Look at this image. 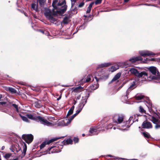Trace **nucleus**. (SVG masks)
Here are the masks:
<instances>
[{
    "instance_id": "obj_1",
    "label": "nucleus",
    "mask_w": 160,
    "mask_h": 160,
    "mask_svg": "<svg viewBox=\"0 0 160 160\" xmlns=\"http://www.w3.org/2000/svg\"><path fill=\"white\" fill-rule=\"evenodd\" d=\"M58 0H54L52 3V6L54 9L58 13H63L66 10L67 6L65 5V0H63L61 3H58Z\"/></svg>"
},
{
    "instance_id": "obj_2",
    "label": "nucleus",
    "mask_w": 160,
    "mask_h": 160,
    "mask_svg": "<svg viewBox=\"0 0 160 160\" xmlns=\"http://www.w3.org/2000/svg\"><path fill=\"white\" fill-rule=\"evenodd\" d=\"M62 14L58 12L56 10H52V11L49 9L47 8L46 9L44 14L50 22L55 24H56L58 23L57 18L55 16L57 14Z\"/></svg>"
},
{
    "instance_id": "obj_3",
    "label": "nucleus",
    "mask_w": 160,
    "mask_h": 160,
    "mask_svg": "<svg viewBox=\"0 0 160 160\" xmlns=\"http://www.w3.org/2000/svg\"><path fill=\"white\" fill-rule=\"evenodd\" d=\"M148 70L153 75L151 76L150 78L152 79L158 80L160 79V74L157 69L155 67L151 66L149 67Z\"/></svg>"
},
{
    "instance_id": "obj_4",
    "label": "nucleus",
    "mask_w": 160,
    "mask_h": 160,
    "mask_svg": "<svg viewBox=\"0 0 160 160\" xmlns=\"http://www.w3.org/2000/svg\"><path fill=\"white\" fill-rule=\"evenodd\" d=\"M124 118V117L122 115H116L114 116L113 118V122L117 124H122L121 127L124 128L126 127V123L123 120Z\"/></svg>"
},
{
    "instance_id": "obj_5",
    "label": "nucleus",
    "mask_w": 160,
    "mask_h": 160,
    "mask_svg": "<svg viewBox=\"0 0 160 160\" xmlns=\"http://www.w3.org/2000/svg\"><path fill=\"white\" fill-rule=\"evenodd\" d=\"M129 71L132 74L135 75L138 78H144V76H146L148 75L147 73L143 71L140 73L137 69L134 68L130 69Z\"/></svg>"
},
{
    "instance_id": "obj_6",
    "label": "nucleus",
    "mask_w": 160,
    "mask_h": 160,
    "mask_svg": "<svg viewBox=\"0 0 160 160\" xmlns=\"http://www.w3.org/2000/svg\"><path fill=\"white\" fill-rule=\"evenodd\" d=\"M149 119L152 121L153 123L156 124L155 128L158 129L160 128V121L159 119V117L157 115H155L153 116H151Z\"/></svg>"
},
{
    "instance_id": "obj_7",
    "label": "nucleus",
    "mask_w": 160,
    "mask_h": 160,
    "mask_svg": "<svg viewBox=\"0 0 160 160\" xmlns=\"http://www.w3.org/2000/svg\"><path fill=\"white\" fill-rule=\"evenodd\" d=\"M72 120L70 118L66 117L63 119L60 120L58 123V126H65L68 125Z\"/></svg>"
},
{
    "instance_id": "obj_8",
    "label": "nucleus",
    "mask_w": 160,
    "mask_h": 160,
    "mask_svg": "<svg viewBox=\"0 0 160 160\" xmlns=\"http://www.w3.org/2000/svg\"><path fill=\"white\" fill-rule=\"evenodd\" d=\"M37 122H39L41 124L44 125V126H52L53 125L52 123L48 122L47 120L45 119L44 118L40 116H38Z\"/></svg>"
},
{
    "instance_id": "obj_9",
    "label": "nucleus",
    "mask_w": 160,
    "mask_h": 160,
    "mask_svg": "<svg viewBox=\"0 0 160 160\" xmlns=\"http://www.w3.org/2000/svg\"><path fill=\"white\" fill-rule=\"evenodd\" d=\"M37 122H39L41 124L44 125V126H52L53 125L52 123L48 122L47 120L45 119L44 118L40 116H38Z\"/></svg>"
},
{
    "instance_id": "obj_10",
    "label": "nucleus",
    "mask_w": 160,
    "mask_h": 160,
    "mask_svg": "<svg viewBox=\"0 0 160 160\" xmlns=\"http://www.w3.org/2000/svg\"><path fill=\"white\" fill-rule=\"evenodd\" d=\"M142 58L140 56H138L136 57H133L130 58L128 60L124 62V64L125 65H129L128 62H130L132 63H134L136 62L142 60Z\"/></svg>"
},
{
    "instance_id": "obj_11",
    "label": "nucleus",
    "mask_w": 160,
    "mask_h": 160,
    "mask_svg": "<svg viewBox=\"0 0 160 160\" xmlns=\"http://www.w3.org/2000/svg\"><path fill=\"white\" fill-rule=\"evenodd\" d=\"M22 139L24 140L26 142L28 143H31L33 140V137L32 134L25 135L23 134L22 136Z\"/></svg>"
},
{
    "instance_id": "obj_12",
    "label": "nucleus",
    "mask_w": 160,
    "mask_h": 160,
    "mask_svg": "<svg viewBox=\"0 0 160 160\" xmlns=\"http://www.w3.org/2000/svg\"><path fill=\"white\" fill-rule=\"evenodd\" d=\"M62 137H59L57 138H54L51 139L49 140H47L44 142H42L40 146L41 148H43L46 145H48L50 144L51 143L55 141L58 139ZM63 138L64 137H62Z\"/></svg>"
},
{
    "instance_id": "obj_13",
    "label": "nucleus",
    "mask_w": 160,
    "mask_h": 160,
    "mask_svg": "<svg viewBox=\"0 0 160 160\" xmlns=\"http://www.w3.org/2000/svg\"><path fill=\"white\" fill-rule=\"evenodd\" d=\"M139 53L141 56L145 57L147 56H149L151 55H154L156 54L151 51L147 50L141 51L139 52Z\"/></svg>"
},
{
    "instance_id": "obj_14",
    "label": "nucleus",
    "mask_w": 160,
    "mask_h": 160,
    "mask_svg": "<svg viewBox=\"0 0 160 160\" xmlns=\"http://www.w3.org/2000/svg\"><path fill=\"white\" fill-rule=\"evenodd\" d=\"M142 127L143 128L149 129L152 128V126L150 122H148L147 120H146L142 123Z\"/></svg>"
},
{
    "instance_id": "obj_15",
    "label": "nucleus",
    "mask_w": 160,
    "mask_h": 160,
    "mask_svg": "<svg viewBox=\"0 0 160 160\" xmlns=\"http://www.w3.org/2000/svg\"><path fill=\"white\" fill-rule=\"evenodd\" d=\"M93 80V78L92 76L91 75H88L87 78H85L82 79L81 80V82H92Z\"/></svg>"
},
{
    "instance_id": "obj_16",
    "label": "nucleus",
    "mask_w": 160,
    "mask_h": 160,
    "mask_svg": "<svg viewBox=\"0 0 160 160\" xmlns=\"http://www.w3.org/2000/svg\"><path fill=\"white\" fill-rule=\"evenodd\" d=\"M90 135H94L98 134V128L97 127H92L89 130Z\"/></svg>"
},
{
    "instance_id": "obj_17",
    "label": "nucleus",
    "mask_w": 160,
    "mask_h": 160,
    "mask_svg": "<svg viewBox=\"0 0 160 160\" xmlns=\"http://www.w3.org/2000/svg\"><path fill=\"white\" fill-rule=\"evenodd\" d=\"M54 146H51L49 148H48V151H45L44 152H42L41 155H45L47 154L48 152L49 154L51 153H56L57 152L56 151V150H55V149H53V151H52V149L53 148H55Z\"/></svg>"
},
{
    "instance_id": "obj_18",
    "label": "nucleus",
    "mask_w": 160,
    "mask_h": 160,
    "mask_svg": "<svg viewBox=\"0 0 160 160\" xmlns=\"http://www.w3.org/2000/svg\"><path fill=\"white\" fill-rule=\"evenodd\" d=\"M135 83L134 82H133L132 83V84L130 86L128 89L127 90L126 93V96H125V99L127 98V99L128 98V97H127V96L128 94H129V93L133 89L135 88Z\"/></svg>"
},
{
    "instance_id": "obj_19",
    "label": "nucleus",
    "mask_w": 160,
    "mask_h": 160,
    "mask_svg": "<svg viewBox=\"0 0 160 160\" xmlns=\"http://www.w3.org/2000/svg\"><path fill=\"white\" fill-rule=\"evenodd\" d=\"M97 71L95 72V77L94 78L96 79L97 82H98L99 80V78H98L97 76H100L102 74V71L100 70L99 71L98 69H96Z\"/></svg>"
},
{
    "instance_id": "obj_20",
    "label": "nucleus",
    "mask_w": 160,
    "mask_h": 160,
    "mask_svg": "<svg viewBox=\"0 0 160 160\" xmlns=\"http://www.w3.org/2000/svg\"><path fill=\"white\" fill-rule=\"evenodd\" d=\"M87 97H82V99L81 100L80 103L79 104L78 106H79L80 107H81V108H83L87 102Z\"/></svg>"
},
{
    "instance_id": "obj_21",
    "label": "nucleus",
    "mask_w": 160,
    "mask_h": 160,
    "mask_svg": "<svg viewBox=\"0 0 160 160\" xmlns=\"http://www.w3.org/2000/svg\"><path fill=\"white\" fill-rule=\"evenodd\" d=\"M111 65V63L109 62L104 63L98 65L97 68V69H98L99 68H102L104 67H108Z\"/></svg>"
},
{
    "instance_id": "obj_22",
    "label": "nucleus",
    "mask_w": 160,
    "mask_h": 160,
    "mask_svg": "<svg viewBox=\"0 0 160 160\" xmlns=\"http://www.w3.org/2000/svg\"><path fill=\"white\" fill-rule=\"evenodd\" d=\"M31 8L32 10H34L36 12L38 11V4L37 2H34L31 4Z\"/></svg>"
},
{
    "instance_id": "obj_23",
    "label": "nucleus",
    "mask_w": 160,
    "mask_h": 160,
    "mask_svg": "<svg viewBox=\"0 0 160 160\" xmlns=\"http://www.w3.org/2000/svg\"><path fill=\"white\" fill-rule=\"evenodd\" d=\"M121 75V73H117L113 77L112 80L110 81L109 83H111L112 82L115 81L119 79Z\"/></svg>"
},
{
    "instance_id": "obj_24",
    "label": "nucleus",
    "mask_w": 160,
    "mask_h": 160,
    "mask_svg": "<svg viewBox=\"0 0 160 160\" xmlns=\"http://www.w3.org/2000/svg\"><path fill=\"white\" fill-rule=\"evenodd\" d=\"M27 116L28 118L31 120H35L36 121L37 120L38 116H35L32 114H27Z\"/></svg>"
},
{
    "instance_id": "obj_25",
    "label": "nucleus",
    "mask_w": 160,
    "mask_h": 160,
    "mask_svg": "<svg viewBox=\"0 0 160 160\" xmlns=\"http://www.w3.org/2000/svg\"><path fill=\"white\" fill-rule=\"evenodd\" d=\"M121 63H118V65H115L114 66H113L111 67V69L112 70V72H113L115 71L118 69L119 68L118 65H120Z\"/></svg>"
},
{
    "instance_id": "obj_26",
    "label": "nucleus",
    "mask_w": 160,
    "mask_h": 160,
    "mask_svg": "<svg viewBox=\"0 0 160 160\" xmlns=\"http://www.w3.org/2000/svg\"><path fill=\"white\" fill-rule=\"evenodd\" d=\"M40 101L38 100L35 101L34 102V105L36 108H39L41 107V105L40 103Z\"/></svg>"
},
{
    "instance_id": "obj_27",
    "label": "nucleus",
    "mask_w": 160,
    "mask_h": 160,
    "mask_svg": "<svg viewBox=\"0 0 160 160\" xmlns=\"http://www.w3.org/2000/svg\"><path fill=\"white\" fill-rule=\"evenodd\" d=\"M94 3V2H93L90 4L89 5L87 9V11H86V12L87 13H89L90 12L91 9V8H92V6Z\"/></svg>"
},
{
    "instance_id": "obj_28",
    "label": "nucleus",
    "mask_w": 160,
    "mask_h": 160,
    "mask_svg": "<svg viewBox=\"0 0 160 160\" xmlns=\"http://www.w3.org/2000/svg\"><path fill=\"white\" fill-rule=\"evenodd\" d=\"M74 105L73 106H72V107L69 110L68 113L67 114V115H66V117H68L70 115H71L74 109Z\"/></svg>"
},
{
    "instance_id": "obj_29",
    "label": "nucleus",
    "mask_w": 160,
    "mask_h": 160,
    "mask_svg": "<svg viewBox=\"0 0 160 160\" xmlns=\"http://www.w3.org/2000/svg\"><path fill=\"white\" fill-rule=\"evenodd\" d=\"M6 90L7 91H9L12 93H15L16 92V90L12 88L8 87L7 88Z\"/></svg>"
},
{
    "instance_id": "obj_30",
    "label": "nucleus",
    "mask_w": 160,
    "mask_h": 160,
    "mask_svg": "<svg viewBox=\"0 0 160 160\" xmlns=\"http://www.w3.org/2000/svg\"><path fill=\"white\" fill-rule=\"evenodd\" d=\"M64 144H71L72 143V139H68L66 140H64L63 141Z\"/></svg>"
},
{
    "instance_id": "obj_31",
    "label": "nucleus",
    "mask_w": 160,
    "mask_h": 160,
    "mask_svg": "<svg viewBox=\"0 0 160 160\" xmlns=\"http://www.w3.org/2000/svg\"><path fill=\"white\" fill-rule=\"evenodd\" d=\"M69 18L68 17H65L64 18L62 22L64 24H66L69 22Z\"/></svg>"
},
{
    "instance_id": "obj_32",
    "label": "nucleus",
    "mask_w": 160,
    "mask_h": 160,
    "mask_svg": "<svg viewBox=\"0 0 160 160\" xmlns=\"http://www.w3.org/2000/svg\"><path fill=\"white\" fill-rule=\"evenodd\" d=\"M143 97L144 96L141 94H137L135 96L136 99L138 100H141Z\"/></svg>"
},
{
    "instance_id": "obj_33",
    "label": "nucleus",
    "mask_w": 160,
    "mask_h": 160,
    "mask_svg": "<svg viewBox=\"0 0 160 160\" xmlns=\"http://www.w3.org/2000/svg\"><path fill=\"white\" fill-rule=\"evenodd\" d=\"M135 117V115H133L130 117L128 120L129 122H131V121H132V123H133L135 121V120H134ZM136 121H138V119H136Z\"/></svg>"
},
{
    "instance_id": "obj_34",
    "label": "nucleus",
    "mask_w": 160,
    "mask_h": 160,
    "mask_svg": "<svg viewBox=\"0 0 160 160\" xmlns=\"http://www.w3.org/2000/svg\"><path fill=\"white\" fill-rule=\"evenodd\" d=\"M98 84H93L91 86V88L92 90H95L98 87Z\"/></svg>"
},
{
    "instance_id": "obj_35",
    "label": "nucleus",
    "mask_w": 160,
    "mask_h": 160,
    "mask_svg": "<svg viewBox=\"0 0 160 160\" xmlns=\"http://www.w3.org/2000/svg\"><path fill=\"white\" fill-rule=\"evenodd\" d=\"M20 116L22 119L23 121H24L25 122H29V121L27 117H26L24 116H21V115H20Z\"/></svg>"
},
{
    "instance_id": "obj_36",
    "label": "nucleus",
    "mask_w": 160,
    "mask_h": 160,
    "mask_svg": "<svg viewBox=\"0 0 160 160\" xmlns=\"http://www.w3.org/2000/svg\"><path fill=\"white\" fill-rule=\"evenodd\" d=\"M27 149V147L26 144L24 143V146H23V150L22 153L23 154V155L24 156L26 153Z\"/></svg>"
},
{
    "instance_id": "obj_37",
    "label": "nucleus",
    "mask_w": 160,
    "mask_h": 160,
    "mask_svg": "<svg viewBox=\"0 0 160 160\" xmlns=\"http://www.w3.org/2000/svg\"><path fill=\"white\" fill-rule=\"evenodd\" d=\"M142 134L144 136L145 138H149L150 136L149 134L147 132H142Z\"/></svg>"
},
{
    "instance_id": "obj_38",
    "label": "nucleus",
    "mask_w": 160,
    "mask_h": 160,
    "mask_svg": "<svg viewBox=\"0 0 160 160\" xmlns=\"http://www.w3.org/2000/svg\"><path fill=\"white\" fill-rule=\"evenodd\" d=\"M83 108L78 106V109L76 111V113L78 114L81 111Z\"/></svg>"
},
{
    "instance_id": "obj_39",
    "label": "nucleus",
    "mask_w": 160,
    "mask_h": 160,
    "mask_svg": "<svg viewBox=\"0 0 160 160\" xmlns=\"http://www.w3.org/2000/svg\"><path fill=\"white\" fill-rule=\"evenodd\" d=\"M139 111L142 113H145V111L143 108L141 106L139 107Z\"/></svg>"
},
{
    "instance_id": "obj_40",
    "label": "nucleus",
    "mask_w": 160,
    "mask_h": 160,
    "mask_svg": "<svg viewBox=\"0 0 160 160\" xmlns=\"http://www.w3.org/2000/svg\"><path fill=\"white\" fill-rule=\"evenodd\" d=\"M12 106L16 109V111L17 112H19L18 109V105H16L15 104H12Z\"/></svg>"
},
{
    "instance_id": "obj_41",
    "label": "nucleus",
    "mask_w": 160,
    "mask_h": 160,
    "mask_svg": "<svg viewBox=\"0 0 160 160\" xmlns=\"http://www.w3.org/2000/svg\"><path fill=\"white\" fill-rule=\"evenodd\" d=\"M102 0H96L94 3H95V5H98L100 4L102 1Z\"/></svg>"
},
{
    "instance_id": "obj_42",
    "label": "nucleus",
    "mask_w": 160,
    "mask_h": 160,
    "mask_svg": "<svg viewBox=\"0 0 160 160\" xmlns=\"http://www.w3.org/2000/svg\"><path fill=\"white\" fill-rule=\"evenodd\" d=\"M46 0H38L39 4L40 5H42L44 4Z\"/></svg>"
},
{
    "instance_id": "obj_43",
    "label": "nucleus",
    "mask_w": 160,
    "mask_h": 160,
    "mask_svg": "<svg viewBox=\"0 0 160 160\" xmlns=\"http://www.w3.org/2000/svg\"><path fill=\"white\" fill-rule=\"evenodd\" d=\"M11 156V154L9 153L6 154L5 156L4 157L6 158H10Z\"/></svg>"
},
{
    "instance_id": "obj_44",
    "label": "nucleus",
    "mask_w": 160,
    "mask_h": 160,
    "mask_svg": "<svg viewBox=\"0 0 160 160\" xmlns=\"http://www.w3.org/2000/svg\"><path fill=\"white\" fill-rule=\"evenodd\" d=\"M77 115V114L76 113L74 114L72 116L70 117V118L71 119V120H72L74 118V117Z\"/></svg>"
},
{
    "instance_id": "obj_45",
    "label": "nucleus",
    "mask_w": 160,
    "mask_h": 160,
    "mask_svg": "<svg viewBox=\"0 0 160 160\" xmlns=\"http://www.w3.org/2000/svg\"><path fill=\"white\" fill-rule=\"evenodd\" d=\"M73 140L75 142V143H77L79 141V139L78 138H74L73 139Z\"/></svg>"
},
{
    "instance_id": "obj_46",
    "label": "nucleus",
    "mask_w": 160,
    "mask_h": 160,
    "mask_svg": "<svg viewBox=\"0 0 160 160\" xmlns=\"http://www.w3.org/2000/svg\"><path fill=\"white\" fill-rule=\"evenodd\" d=\"M84 5V3L83 2H81L80 3L78 6V7L79 8L82 7Z\"/></svg>"
},
{
    "instance_id": "obj_47",
    "label": "nucleus",
    "mask_w": 160,
    "mask_h": 160,
    "mask_svg": "<svg viewBox=\"0 0 160 160\" xmlns=\"http://www.w3.org/2000/svg\"><path fill=\"white\" fill-rule=\"evenodd\" d=\"M86 26V25H85V23H84L81 26V27H82V28L83 27V28L84 29Z\"/></svg>"
},
{
    "instance_id": "obj_48",
    "label": "nucleus",
    "mask_w": 160,
    "mask_h": 160,
    "mask_svg": "<svg viewBox=\"0 0 160 160\" xmlns=\"http://www.w3.org/2000/svg\"><path fill=\"white\" fill-rule=\"evenodd\" d=\"M82 88V87H80V86H79V87H78L77 88H76V89H81V88Z\"/></svg>"
},
{
    "instance_id": "obj_49",
    "label": "nucleus",
    "mask_w": 160,
    "mask_h": 160,
    "mask_svg": "<svg viewBox=\"0 0 160 160\" xmlns=\"http://www.w3.org/2000/svg\"><path fill=\"white\" fill-rule=\"evenodd\" d=\"M5 103H6L5 102H0V104L3 105V104H5Z\"/></svg>"
},
{
    "instance_id": "obj_50",
    "label": "nucleus",
    "mask_w": 160,
    "mask_h": 160,
    "mask_svg": "<svg viewBox=\"0 0 160 160\" xmlns=\"http://www.w3.org/2000/svg\"><path fill=\"white\" fill-rule=\"evenodd\" d=\"M61 98V96H60L57 99V100H58V101Z\"/></svg>"
},
{
    "instance_id": "obj_51",
    "label": "nucleus",
    "mask_w": 160,
    "mask_h": 160,
    "mask_svg": "<svg viewBox=\"0 0 160 160\" xmlns=\"http://www.w3.org/2000/svg\"><path fill=\"white\" fill-rule=\"evenodd\" d=\"M77 103V102L76 101H75V100H74V102H73V104L74 105H75L76 104V103Z\"/></svg>"
},
{
    "instance_id": "obj_52",
    "label": "nucleus",
    "mask_w": 160,
    "mask_h": 160,
    "mask_svg": "<svg viewBox=\"0 0 160 160\" xmlns=\"http://www.w3.org/2000/svg\"><path fill=\"white\" fill-rule=\"evenodd\" d=\"M5 148V147L4 146H2V150H3Z\"/></svg>"
},
{
    "instance_id": "obj_53",
    "label": "nucleus",
    "mask_w": 160,
    "mask_h": 160,
    "mask_svg": "<svg viewBox=\"0 0 160 160\" xmlns=\"http://www.w3.org/2000/svg\"><path fill=\"white\" fill-rule=\"evenodd\" d=\"M80 96H79L78 97H77V99H79L80 98Z\"/></svg>"
},
{
    "instance_id": "obj_54",
    "label": "nucleus",
    "mask_w": 160,
    "mask_h": 160,
    "mask_svg": "<svg viewBox=\"0 0 160 160\" xmlns=\"http://www.w3.org/2000/svg\"><path fill=\"white\" fill-rule=\"evenodd\" d=\"M24 14L26 16H28V14L26 13H24Z\"/></svg>"
},
{
    "instance_id": "obj_55",
    "label": "nucleus",
    "mask_w": 160,
    "mask_h": 160,
    "mask_svg": "<svg viewBox=\"0 0 160 160\" xmlns=\"http://www.w3.org/2000/svg\"><path fill=\"white\" fill-rule=\"evenodd\" d=\"M129 0H124L125 2H127Z\"/></svg>"
},
{
    "instance_id": "obj_56",
    "label": "nucleus",
    "mask_w": 160,
    "mask_h": 160,
    "mask_svg": "<svg viewBox=\"0 0 160 160\" xmlns=\"http://www.w3.org/2000/svg\"><path fill=\"white\" fill-rule=\"evenodd\" d=\"M107 156H108V157H112V156H111V155H108Z\"/></svg>"
},
{
    "instance_id": "obj_57",
    "label": "nucleus",
    "mask_w": 160,
    "mask_h": 160,
    "mask_svg": "<svg viewBox=\"0 0 160 160\" xmlns=\"http://www.w3.org/2000/svg\"><path fill=\"white\" fill-rule=\"evenodd\" d=\"M41 32L42 33H44V32L43 31H42V30H41Z\"/></svg>"
},
{
    "instance_id": "obj_58",
    "label": "nucleus",
    "mask_w": 160,
    "mask_h": 160,
    "mask_svg": "<svg viewBox=\"0 0 160 160\" xmlns=\"http://www.w3.org/2000/svg\"><path fill=\"white\" fill-rule=\"evenodd\" d=\"M82 136L83 137H84L85 136V134H82Z\"/></svg>"
},
{
    "instance_id": "obj_59",
    "label": "nucleus",
    "mask_w": 160,
    "mask_h": 160,
    "mask_svg": "<svg viewBox=\"0 0 160 160\" xmlns=\"http://www.w3.org/2000/svg\"><path fill=\"white\" fill-rule=\"evenodd\" d=\"M154 59V58H152L151 59V60L152 61H153Z\"/></svg>"
},
{
    "instance_id": "obj_60",
    "label": "nucleus",
    "mask_w": 160,
    "mask_h": 160,
    "mask_svg": "<svg viewBox=\"0 0 160 160\" xmlns=\"http://www.w3.org/2000/svg\"><path fill=\"white\" fill-rule=\"evenodd\" d=\"M113 128V129H115V128H115V127H114V128Z\"/></svg>"
},
{
    "instance_id": "obj_61",
    "label": "nucleus",
    "mask_w": 160,
    "mask_h": 160,
    "mask_svg": "<svg viewBox=\"0 0 160 160\" xmlns=\"http://www.w3.org/2000/svg\"><path fill=\"white\" fill-rule=\"evenodd\" d=\"M10 115L11 116H12V117H13V115H11V114H10Z\"/></svg>"
},
{
    "instance_id": "obj_62",
    "label": "nucleus",
    "mask_w": 160,
    "mask_h": 160,
    "mask_svg": "<svg viewBox=\"0 0 160 160\" xmlns=\"http://www.w3.org/2000/svg\"><path fill=\"white\" fill-rule=\"evenodd\" d=\"M122 130H125V129H122Z\"/></svg>"
},
{
    "instance_id": "obj_63",
    "label": "nucleus",
    "mask_w": 160,
    "mask_h": 160,
    "mask_svg": "<svg viewBox=\"0 0 160 160\" xmlns=\"http://www.w3.org/2000/svg\"><path fill=\"white\" fill-rule=\"evenodd\" d=\"M116 159H119L118 158H116Z\"/></svg>"
},
{
    "instance_id": "obj_64",
    "label": "nucleus",
    "mask_w": 160,
    "mask_h": 160,
    "mask_svg": "<svg viewBox=\"0 0 160 160\" xmlns=\"http://www.w3.org/2000/svg\"><path fill=\"white\" fill-rule=\"evenodd\" d=\"M159 54H160V52L159 53H158Z\"/></svg>"
}]
</instances>
